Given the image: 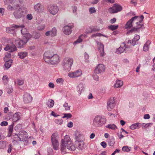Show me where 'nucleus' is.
I'll return each mask as SVG.
<instances>
[{
	"mask_svg": "<svg viewBox=\"0 0 155 155\" xmlns=\"http://www.w3.org/2000/svg\"><path fill=\"white\" fill-rule=\"evenodd\" d=\"M54 104V101L53 100L51 99L48 102V106L49 107H52Z\"/></svg>",
	"mask_w": 155,
	"mask_h": 155,
	"instance_id": "obj_33",
	"label": "nucleus"
},
{
	"mask_svg": "<svg viewBox=\"0 0 155 155\" xmlns=\"http://www.w3.org/2000/svg\"><path fill=\"white\" fill-rule=\"evenodd\" d=\"M97 74H95L93 75V78L96 81H98L99 79V77Z\"/></svg>",
	"mask_w": 155,
	"mask_h": 155,
	"instance_id": "obj_54",
	"label": "nucleus"
},
{
	"mask_svg": "<svg viewBox=\"0 0 155 155\" xmlns=\"http://www.w3.org/2000/svg\"><path fill=\"white\" fill-rule=\"evenodd\" d=\"M89 11L91 14L95 13L96 12V10L94 7L90 8H89Z\"/></svg>",
	"mask_w": 155,
	"mask_h": 155,
	"instance_id": "obj_47",
	"label": "nucleus"
},
{
	"mask_svg": "<svg viewBox=\"0 0 155 155\" xmlns=\"http://www.w3.org/2000/svg\"><path fill=\"white\" fill-rule=\"evenodd\" d=\"M151 124V123H148L147 124L143 123L142 124H141L140 125L142 126V128L143 129H146Z\"/></svg>",
	"mask_w": 155,
	"mask_h": 155,
	"instance_id": "obj_39",
	"label": "nucleus"
},
{
	"mask_svg": "<svg viewBox=\"0 0 155 155\" xmlns=\"http://www.w3.org/2000/svg\"><path fill=\"white\" fill-rule=\"evenodd\" d=\"M144 18L143 15L140 16H135L130 19L124 25L126 29H128L133 26L132 23L133 21L136 22L133 28L128 31L127 33V34H130L133 32L138 31L142 27V25L140 23L142 22Z\"/></svg>",
	"mask_w": 155,
	"mask_h": 155,
	"instance_id": "obj_1",
	"label": "nucleus"
},
{
	"mask_svg": "<svg viewBox=\"0 0 155 155\" xmlns=\"http://www.w3.org/2000/svg\"><path fill=\"white\" fill-rule=\"evenodd\" d=\"M106 122L105 118L101 116H97L94 118L93 125L96 127H101L104 125Z\"/></svg>",
	"mask_w": 155,
	"mask_h": 155,
	"instance_id": "obj_5",
	"label": "nucleus"
},
{
	"mask_svg": "<svg viewBox=\"0 0 155 155\" xmlns=\"http://www.w3.org/2000/svg\"><path fill=\"white\" fill-rule=\"evenodd\" d=\"M122 9V6L117 4H114L113 6L108 9L110 13L111 14L117 13L121 11Z\"/></svg>",
	"mask_w": 155,
	"mask_h": 155,
	"instance_id": "obj_8",
	"label": "nucleus"
},
{
	"mask_svg": "<svg viewBox=\"0 0 155 155\" xmlns=\"http://www.w3.org/2000/svg\"><path fill=\"white\" fill-rule=\"evenodd\" d=\"M76 141L75 142H79L81 140L84 141L83 136L80 134L78 132H76L75 133Z\"/></svg>",
	"mask_w": 155,
	"mask_h": 155,
	"instance_id": "obj_21",
	"label": "nucleus"
},
{
	"mask_svg": "<svg viewBox=\"0 0 155 155\" xmlns=\"http://www.w3.org/2000/svg\"><path fill=\"white\" fill-rule=\"evenodd\" d=\"M40 37V34L38 33H36L34 35V38L35 39H38Z\"/></svg>",
	"mask_w": 155,
	"mask_h": 155,
	"instance_id": "obj_52",
	"label": "nucleus"
},
{
	"mask_svg": "<svg viewBox=\"0 0 155 155\" xmlns=\"http://www.w3.org/2000/svg\"><path fill=\"white\" fill-rule=\"evenodd\" d=\"M12 149V145H11V144H10L9 145V147H8V153H10L11 152Z\"/></svg>",
	"mask_w": 155,
	"mask_h": 155,
	"instance_id": "obj_56",
	"label": "nucleus"
},
{
	"mask_svg": "<svg viewBox=\"0 0 155 155\" xmlns=\"http://www.w3.org/2000/svg\"><path fill=\"white\" fill-rule=\"evenodd\" d=\"M48 86L50 88H54V84L52 83H50L48 84Z\"/></svg>",
	"mask_w": 155,
	"mask_h": 155,
	"instance_id": "obj_59",
	"label": "nucleus"
},
{
	"mask_svg": "<svg viewBox=\"0 0 155 155\" xmlns=\"http://www.w3.org/2000/svg\"><path fill=\"white\" fill-rule=\"evenodd\" d=\"M4 49L6 51H8L10 52H13L16 51L17 50V48L14 45L11 46L8 45H6V47L4 48Z\"/></svg>",
	"mask_w": 155,
	"mask_h": 155,
	"instance_id": "obj_18",
	"label": "nucleus"
},
{
	"mask_svg": "<svg viewBox=\"0 0 155 155\" xmlns=\"http://www.w3.org/2000/svg\"><path fill=\"white\" fill-rule=\"evenodd\" d=\"M123 151L124 152H129L130 150L129 148L127 146L124 147L122 149Z\"/></svg>",
	"mask_w": 155,
	"mask_h": 155,
	"instance_id": "obj_44",
	"label": "nucleus"
},
{
	"mask_svg": "<svg viewBox=\"0 0 155 155\" xmlns=\"http://www.w3.org/2000/svg\"><path fill=\"white\" fill-rule=\"evenodd\" d=\"M14 136L15 139L13 141L14 143H18L19 141H25L28 137L27 133L24 131H21L18 135L15 134Z\"/></svg>",
	"mask_w": 155,
	"mask_h": 155,
	"instance_id": "obj_6",
	"label": "nucleus"
},
{
	"mask_svg": "<svg viewBox=\"0 0 155 155\" xmlns=\"http://www.w3.org/2000/svg\"><path fill=\"white\" fill-rule=\"evenodd\" d=\"M26 18L29 20H31L32 18V17L31 14H28L27 15Z\"/></svg>",
	"mask_w": 155,
	"mask_h": 155,
	"instance_id": "obj_57",
	"label": "nucleus"
},
{
	"mask_svg": "<svg viewBox=\"0 0 155 155\" xmlns=\"http://www.w3.org/2000/svg\"><path fill=\"white\" fill-rule=\"evenodd\" d=\"M123 84V82L120 80H117L114 84V87L116 88L120 87Z\"/></svg>",
	"mask_w": 155,
	"mask_h": 155,
	"instance_id": "obj_27",
	"label": "nucleus"
},
{
	"mask_svg": "<svg viewBox=\"0 0 155 155\" xmlns=\"http://www.w3.org/2000/svg\"><path fill=\"white\" fill-rule=\"evenodd\" d=\"M11 54L9 53H7L6 54L5 57L4 58V60L6 61H8L10 60L9 59L11 58Z\"/></svg>",
	"mask_w": 155,
	"mask_h": 155,
	"instance_id": "obj_37",
	"label": "nucleus"
},
{
	"mask_svg": "<svg viewBox=\"0 0 155 155\" xmlns=\"http://www.w3.org/2000/svg\"><path fill=\"white\" fill-rule=\"evenodd\" d=\"M64 82V79L62 78H59L56 80L57 83L58 84H63Z\"/></svg>",
	"mask_w": 155,
	"mask_h": 155,
	"instance_id": "obj_41",
	"label": "nucleus"
},
{
	"mask_svg": "<svg viewBox=\"0 0 155 155\" xmlns=\"http://www.w3.org/2000/svg\"><path fill=\"white\" fill-rule=\"evenodd\" d=\"M32 37V36L29 33H27L25 35L23 38V39L25 40V41H27L29 40V39L31 38Z\"/></svg>",
	"mask_w": 155,
	"mask_h": 155,
	"instance_id": "obj_29",
	"label": "nucleus"
},
{
	"mask_svg": "<svg viewBox=\"0 0 155 155\" xmlns=\"http://www.w3.org/2000/svg\"><path fill=\"white\" fill-rule=\"evenodd\" d=\"M56 123L58 124H61L63 123V121L61 119H57L56 120Z\"/></svg>",
	"mask_w": 155,
	"mask_h": 155,
	"instance_id": "obj_50",
	"label": "nucleus"
},
{
	"mask_svg": "<svg viewBox=\"0 0 155 155\" xmlns=\"http://www.w3.org/2000/svg\"><path fill=\"white\" fill-rule=\"evenodd\" d=\"M3 80L5 83H7L8 80V78L7 76L4 75L3 76Z\"/></svg>",
	"mask_w": 155,
	"mask_h": 155,
	"instance_id": "obj_48",
	"label": "nucleus"
},
{
	"mask_svg": "<svg viewBox=\"0 0 155 155\" xmlns=\"http://www.w3.org/2000/svg\"><path fill=\"white\" fill-rule=\"evenodd\" d=\"M6 62L5 64V68L8 69L12 65V60H10L8 61H6Z\"/></svg>",
	"mask_w": 155,
	"mask_h": 155,
	"instance_id": "obj_28",
	"label": "nucleus"
},
{
	"mask_svg": "<svg viewBox=\"0 0 155 155\" xmlns=\"http://www.w3.org/2000/svg\"><path fill=\"white\" fill-rule=\"evenodd\" d=\"M102 36L105 37H107L106 36H105L104 35H102V34H101L100 33H97L93 34V35H92L91 37H96V36L100 37Z\"/></svg>",
	"mask_w": 155,
	"mask_h": 155,
	"instance_id": "obj_43",
	"label": "nucleus"
},
{
	"mask_svg": "<svg viewBox=\"0 0 155 155\" xmlns=\"http://www.w3.org/2000/svg\"><path fill=\"white\" fill-rule=\"evenodd\" d=\"M72 28V26L69 25L64 26L63 28V32L66 35L70 34L71 32V28Z\"/></svg>",
	"mask_w": 155,
	"mask_h": 155,
	"instance_id": "obj_16",
	"label": "nucleus"
},
{
	"mask_svg": "<svg viewBox=\"0 0 155 155\" xmlns=\"http://www.w3.org/2000/svg\"><path fill=\"white\" fill-rule=\"evenodd\" d=\"M82 40L81 38H79L77 41L74 42V44L75 45H76L77 43L81 42Z\"/></svg>",
	"mask_w": 155,
	"mask_h": 155,
	"instance_id": "obj_51",
	"label": "nucleus"
},
{
	"mask_svg": "<svg viewBox=\"0 0 155 155\" xmlns=\"http://www.w3.org/2000/svg\"><path fill=\"white\" fill-rule=\"evenodd\" d=\"M101 145L104 148H105L106 147L107 144L105 142H102L101 143Z\"/></svg>",
	"mask_w": 155,
	"mask_h": 155,
	"instance_id": "obj_58",
	"label": "nucleus"
},
{
	"mask_svg": "<svg viewBox=\"0 0 155 155\" xmlns=\"http://www.w3.org/2000/svg\"><path fill=\"white\" fill-rule=\"evenodd\" d=\"M8 124L7 122L6 121H3L1 123V125L2 126H6Z\"/></svg>",
	"mask_w": 155,
	"mask_h": 155,
	"instance_id": "obj_53",
	"label": "nucleus"
},
{
	"mask_svg": "<svg viewBox=\"0 0 155 155\" xmlns=\"http://www.w3.org/2000/svg\"><path fill=\"white\" fill-rule=\"evenodd\" d=\"M27 53L26 52H21L18 53V55L19 58L21 59H23L27 55Z\"/></svg>",
	"mask_w": 155,
	"mask_h": 155,
	"instance_id": "obj_31",
	"label": "nucleus"
},
{
	"mask_svg": "<svg viewBox=\"0 0 155 155\" xmlns=\"http://www.w3.org/2000/svg\"><path fill=\"white\" fill-rule=\"evenodd\" d=\"M105 69V67L102 64H99L96 66L94 70V72L96 74H100L104 72Z\"/></svg>",
	"mask_w": 155,
	"mask_h": 155,
	"instance_id": "obj_10",
	"label": "nucleus"
},
{
	"mask_svg": "<svg viewBox=\"0 0 155 155\" xmlns=\"http://www.w3.org/2000/svg\"><path fill=\"white\" fill-rule=\"evenodd\" d=\"M68 127H71L73 126V123L71 122H69L67 125Z\"/></svg>",
	"mask_w": 155,
	"mask_h": 155,
	"instance_id": "obj_62",
	"label": "nucleus"
},
{
	"mask_svg": "<svg viewBox=\"0 0 155 155\" xmlns=\"http://www.w3.org/2000/svg\"><path fill=\"white\" fill-rule=\"evenodd\" d=\"M44 60L45 62L52 65L58 64L60 61V58L57 54L52 51H48L44 54Z\"/></svg>",
	"mask_w": 155,
	"mask_h": 155,
	"instance_id": "obj_3",
	"label": "nucleus"
},
{
	"mask_svg": "<svg viewBox=\"0 0 155 155\" xmlns=\"http://www.w3.org/2000/svg\"><path fill=\"white\" fill-rule=\"evenodd\" d=\"M27 12V9L26 8L18 6L15 9L13 15L16 19H18L24 17Z\"/></svg>",
	"mask_w": 155,
	"mask_h": 155,
	"instance_id": "obj_4",
	"label": "nucleus"
},
{
	"mask_svg": "<svg viewBox=\"0 0 155 155\" xmlns=\"http://www.w3.org/2000/svg\"><path fill=\"white\" fill-rule=\"evenodd\" d=\"M51 31V35L52 36H55L57 33V30L55 28H52Z\"/></svg>",
	"mask_w": 155,
	"mask_h": 155,
	"instance_id": "obj_40",
	"label": "nucleus"
},
{
	"mask_svg": "<svg viewBox=\"0 0 155 155\" xmlns=\"http://www.w3.org/2000/svg\"><path fill=\"white\" fill-rule=\"evenodd\" d=\"M4 9L3 8H0V14L3 15L4 13Z\"/></svg>",
	"mask_w": 155,
	"mask_h": 155,
	"instance_id": "obj_61",
	"label": "nucleus"
},
{
	"mask_svg": "<svg viewBox=\"0 0 155 155\" xmlns=\"http://www.w3.org/2000/svg\"><path fill=\"white\" fill-rule=\"evenodd\" d=\"M118 27V25H111L108 26V28L111 30H114L117 29Z\"/></svg>",
	"mask_w": 155,
	"mask_h": 155,
	"instance_id": "obj_35",
	"label": "nucleus"
},
{
	"mask_svg": "<svg viewBox=\"0 0 155 155\" xmlns=\"http://www.w3.org/2000/svg\"><path fill=\"white\" fill-rule=\"evenodd\" d=\"M24 101L26 103H28L31 101L32 98L29 94L26 93L23 96Z\"/></svg>",
	"mask_w": 155,
	"mask_h": 155,
	"instance_id": "obj_17",
	"label": "nucleus"
},
{
	"mask_svg": "<svg viewBox=\"0 0 155 155\" xmlns=\"http://www.w3.org/2000/svg\"><path fill=\"white\" fill-rule=\"evenodd\" d=\"M141 124L139 123H135L132 124L130 127V128L132 130H134L136 129H139L140 128Z\"/></svg>",
	"mask_w": 155,
	"mask_h": 155,
	"instance_id": "obj_24",
	"label": "nucleus"
},
{
	"mask_svg": "<svg viewBox=\"0 0 155 155\" xmlns=\"http://www.w3.org/2000/svg\"><path fill=\"white\" fill-rule=\"evenodd\" d=\"M21 33L24 35L28 33L27 32V30L24 28H23L21 29Z\"/></svg>",
	"mask_w": 155,
	"mask_h": 155,
	"instance_id": "obj_45",
	"label": "nucleus"
},
{
	"mask_svg": "<svg viewBox=\"0 0 155 155\" xmlns=\"http://www.w3.org/2000/svg\"><path fill=\"white\" fill-rule=\"evenodd\" d=\"M19 27H20V26H18L17 25H15L13 26L12 27L7 28L6 29V31L10 33H11L12 31H14V29L13 28H17Z\"/></svg>",
	"mask_w": 155,
	"mask_h": 155,
	"instance_id": "obj_30",
	"label": "nucleus"
},
{
	"mask_svg": "<svg viewBox=\"0 0 155 155\" xmlns=\"http://www.w3.org/2000/svg\"><path fill=\"white\" fill-rule=\"evenodd\" d=\"M115 103L114 98L112 97L107 101V110L110 111L115 107Z\"/></svg>",
	"mask_w": 155,
	"mask_h": 155,
	"instance_id": "obj_9",
	"label": "nucleus"
},
{
	"mask_svg": "<svg viewBox=\"0 0 155 155\" xmlns=\"http://www.w3.org/2000/svg\"><path fill=\"white\" fill-rule=\"evenodd\" d=\"M78 90V91L80 92V93L81 92V91L83 90L84 87L83 86H82V84H80L77 87Z\"/></svg>",
	"mask_w": 155,
	"mask_h": 155,
	"instance_id": "obj_46",
	"label": "nucleus"
},
{
	"mask_svg": "<svg viewBox=\"0 0 155 155\" xmlns=\"http://www.w3.org/2000/svg\"><path fill=\"white\" fill-rule=\"evenodd\" d=\"M54 149L55 150H58L59 148V142L58 141L51 142Z\"/></svg>",
	"mask_w": 155,
	"mask_h": 155,
	"instance_id": "obj_26",
	"label": "nucleus"
},
{
	"mask_svg": "<svg viewBox=\"0 0 155 155\" xmlns=\"http://www.w3.org/2000/svg\"><path fill=\"white\" fill-rule=\"evenodd\" d=\"M63 106L64 107L65 110H68L70 109L71 106L68 104L67 103L65 102L63 104Z\"/></svg>",
	"mask_w": 155,
	"mask_h": 155,
	"instance_id": "obj_38",
	"label": "nucleus"
},
{
	"mask_svg": "<svg viewBox=\"0 0 155 155\" xmlns=\"http://www.w3.org/2000/svg\"><path fill=\"white\" fill-rule=\"evenodd\" d=\"M106 127L113 130H115L117 129V126L114 124H110L106 126Z\"/></svg>",
	"mask_w": 155,
	"mask_h": 155,
	"instance_id": "obj_32",
	"label": "nucleus"
},
{
	"mask_svg": "<svg viewBox=\"0 0 155 155\" xmlns=\"http://www.w3.org/2000/svg\"><path fill=\"white\" fill-rule=\"evenodd\" d=\"M130 3L134 5H136L137 4V0H131L130 1Z\"/></svg>",
	"mask_w": 155,
	"mask_h": 155,
	"instance_id": "obj_55",
	"label": "nucleus"
},
{
	"mask_svg": "<svg viewBox=\"0 0 155 155\" xmlns=\"http://www.w3.org/2000/svg\"><path fill=\"white\" fill-rule=\"evenodd\" d=\"M140 38V36L139 35H137L135 36L132 42V45H134L135 43L134 42H135L136 41H138Z\"/></svg>",
	"mask_w": 155,
	"mask_h": 155,
	"instance_id": "obj_36",
	"label": "nucleus"
},
{
	"mask_svg": "<svg viewBox=\"0 0 155 155\" xmlns=\"http://www.w3.org/2000/svg\"><path fill=\"white\" fill-rule=\"evenodd\" d=\"M48 10L51 14L54 15L57 13L59 9L57 5H51L48 6Z\"/></svg>",
	"mask_w": 155,
	"mask_h": 155,
	"instance_id": "obj_11",
	"label": "nucleus"
},
{
	"mask_svg": "<svg viewBox=\"0 0 155 155\" xmlns=\"http://www.w3.org/2000/svg\"><path fill=\"white\" fill-rule=\"evenodd\" d=\"M61 150L62 152H67L69 150H74L75 147L73 145L68 136L66 135L64 139H61Z\"/></svg>",
	"mask_w": 155,
	"mask_h": 155,
	"instance_id": "obj_2",
	"label": "nucleus"
},
{
	"mask_svg": "<svg viewBox=\"0 0 155 155\" xmlns=\"http://www.w3.org/2000/svg\"><path fill=\"white\" fill-rule=\"evenodd\" d=\"M97 48L101 56H103L105 54L104 51V46L102 43L97 42Z\"/></svg>",
	"mask_w": 155,
	"mask_h": 155,
	"instance_id": "obj_13",
	"label": "nucleus"
},
{
	"mask_svg": "<svg viewBox=\"0 0 155 155\" xmlns=\"http://www.w3.org/2000/svg\"><path fill=\"white\" fill-rule=\"evenodd\" d=\"M150 117L149 115L148 114H146L144 116V118L145 119H149Z\"/></svg>",
	"mask_w": 155,
	"mask_h": 155,
	"instance_id": "obj_64",
	"label": "nucleus"
},
{
	"mask_svg": "<svg viewBox=\"0 0 155 155\" xmlns=\"http://www.w3.org/2000/svg\"><path fill=\"white\" fill-rule=\"evenodd\" d=\"M15 44L18 48H21L23 47L27 43L26 41L23 38L21 39H18L15 41Z\"/></svg>",
	"mask_w": 155,
	"mask_h": 155,
	"instance_id": "obj_14",
	"label": "nucleus"
},
{
	"mask_svg": "<svg viewBox=\"0 0 155 155\" xmlns=\"http://www.w3.org/2000/svg\"><path fill=\"white\" fill-rule=\"evenodd\" d=\"M73 60L72 58H67L63 61V66L65 70L68 71L70 70L71 66L73 64Z\"/></svg>",
	"mask_w": 155,
	"mask_h": 155,
	"instance_id": "obj_7",
	"label": "nucleus"
},
{
	"mask_svg": "<svg viewBox=\"0 0 155 155\" xmlns=\"http://www.w3.org/2000/svg\"><path fill=\"white\" fill-rule=\"evenodd\" d=\"M21 116L18 113H15L13 117L12 120L14 122H16L20 120Z\"/></svg>",
	"mask_w": 155,
	"mask_h": 155,
	"instance_id": "obj_22",
	"label": "nucleus"
},
{
	"mask_svg": "<svg viewBox=\"0 0 155 155\" xmlns=\"http://www.w3.org/2000/svg\"><path fill=\"white\" fill-rule=\"evenodd\" d=\"M82 73L81 71L78 70L75 71L69 72L68 74V76L71 78H74L80 76Z\"/></svg>",
	"mask_w": 155,
	"mask_h": 155,
	"instance_id": "obj_12",
	"label": "nucleus"
},
{
	"mask_svg": "<svg viewBox=\"0 0 155 155\" xmlns=\"http://www.w3.org/2000/svg\"><path fill=\"white\" fill-rule=\"evenodd\" d=\"M58 134L56 133H54L52 134L51 137V142L58 141Z\"/></svg>",
	"mask_w": 155,
	"mask_h": 155,
	"instance_id": "obj_25",
	"label": "nucleus"
},
{
	"mask_svg": "<svg viewBox=\"0 0 155 155\" xmlns=\"http://www.w3.org/2000/svg\"><path fill=\"white\" fill-rule=\"evenodd\" d=\"M151 42L150 40H148L144 44L143 50L144 51H148L149 50V46L151 44Z\"/></svg>",
	"mask_w": 155,
	"mask_h": 155,
	"instance_id": "obj_23",
	"label": "nucleus"
},
{
	"mask_svg": "<svg viewBox=\"0 0 155 155\" xmlns=\"http://www.w3.org/2000/svg\"><path fill=\"white\" fill-rule=\"evenodd\" d=\"M129 48V46H126L125 43H124L119 48L116 50V52L118 54L121 53L124 51L125 48Z\"/></svg>",
	"mask_w": 155,
	"mask_h": 155,
	"instance_id": "obj_15",
	"label": "nucleus"
},
{
	"mask_svg": "<svg viewBox=\"0 0 155 155\" xmlns=\"http://www.w3.org/2000/svg\"><path fill=\"white\" fill-rule=\"evenodd\" d=\"M72 117V115L70 113L64 114V116L63 117V118H67V119L70 118Z\"/></svg>",
	"mask_w": 155,
	"mask_h": 155,
	"instance_id": "obj_42",
	"label": "nucleus"
},
{
	"mask_svg": "<svg viewBox=\"0 0 155 155\" xmlns=\"http://www.w3.org/2000/svg\"><path fill=\"white\" fill-rule=\"evenodd\" d=\"M24 83V81L22 80H18V84L19 85H22Z\"/></svg>",
	"mask_w": 155,
	"mask_h": 155,
	"instance_id": "obj_49",
	"label": "nucleus"
},
{
	"mask_svg": "<svg viewBox=\"0 0 155 155\" xmlns=\"http://www.w3.org/2000/svg\"><path fill=\"white\" fill-rule=\"evenodd\" d=\"M116 19L115 18H114L112 19H111L110 21V22L111 23H114V22H116Z\"/></svg>",
	"mask_w": 155,
	"mask_h": 155,
	"instance_id": "obj_60",
	"label": "nucleus"
},
{
	"mask_svg": "<svg viewBox=\"0 0 155 155\" xmlns=\"http://www.w3.org/2000/svg\"><path fill=\"white\" fill-rule=\"evenodd\" d=\"M6 146V142L5 141H0V149H3Z\"/></svg>",
	"mask_w": 155,
	"mask_h": 155,
	"instance_id": "obj_34",
	"label": "nucleus"
},
{
	"mask_svg": "<svg viewBox=\"0 0 155 155\" xmlns=\"http://www.w3.org/2000/svg\"><path fill=\"white\" fill-rule=\"evenodd\" d=\"M75 144L76 147L78 149L82 150L84 148V143L83 140L75 142Z\"/></svg>",
	"mask_w": 155,
	"mask_h": 155,
	"instance_id": "obj_20",
	"label": "nucleus"
},
{
	"mask_svg": "<svg viewBox=\"0 0 155 155\" xmlns=\"http://www.w3.org/2000/svg\"><path fill=\"white\" fill-rule=\"evenodd\" d=\"M34 9L36 11L38 12H42L44 10V7L39 3L35 6Z\"/></svg>",
	"mask_w": 155,
	"mask_h": 155,
	"instance_id": "obj_19",
	"label": "nucleus"
},
{
	"mask_svg": "<svg viewBox=\"0 0 155 155\" xmlns=\"http://www.w3.org/2000/svg\"><path fill=\"white\" fill-rule=\"evenodd\" d=\"M73 13H75L77 11V7L76 6H74L73 7Z\"/></svg>",
	"mask_w": 155,
	"mask_h": 155,
	"instance_id": "obj_63",
	"label": "nucleus"
}]
</instances>
